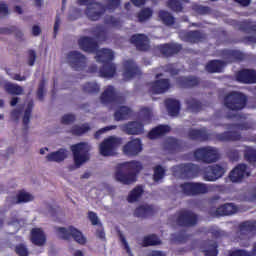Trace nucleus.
I'll list each match as a JSON object with an SVG mask.
<instances>
[{
	"instance_id": "1",
	"label": "nucleus",
	"mask_w": 256,
	"mask_h": 256,
	"mask_svg": "<svg viewBox=\"0 0 256 256\" xmlns=\"http://www.w3.org/2000/svg\"><path fill=\"white\" fill-rule=\"evenodd\" d=\"M77 3L86 6L85 15L90 21H99L107 10L115 11L121 6V0H106V5L97 0H77Z\"/></svg>"
},
{
	"instance_id": "2",
	"label": "nucleus",
	"mask_w": 256,
	"mask_h": 256,
	"mask_svg": "<svg viewBox=\"0 0 256 256\" xmlns=\"http://www.w3.org/2000/svg\"><path fill=\"white\" fill-rule=\"evenodd\" d=\"M141 171H143V164L141 162H124L116 166L114 177L122 185H131L137 181V176Z\"/></svg>"
},
{
	"instance_id": "3",
	"label": "nucleus",
	"mask_w": 256,
	"mask_h": 256,
	"mask_svg": "<svg viewBox=\"0 0 256 256\" xmlns=\"http://www.w3.org/2000/svg\"><path fill=\"white\" fill-rule=\"evenodd\" d=\"M115 59V53L111 49L103 48L98 51L96 55V61L102 63V67L99 70L100 77L104 79H112L117 74V65L113 63Z\"/></svg>"
},
{
	"instance_id": "4",
	"label": "nucleus",
	"mask_w": 256,
	"mask_h": 256,
	"mask_svg": "<svg viewBox=\"0 0 256 256\" xmlns=\"http://www.w3.org/2000/svg\"><path fill=\"white\" fill-rule=\"evenodd\" d=\"M223 103L224 107H226L228 111H234L235 113H237L239 111H243V109L247 107V103H249V98L243 92L230 91L224 96Z\"/></svg>"
},
{
	"instance_id": "5",
	"label": "nucleus",
	"mask_w": 256,
	"mask_h": 256,
	"mask_svg": "<svg viewBox=\"0 0 256 256\" xmlns=\"http://www.w3.org/2000/svg\"><path fill=\"white\" fill-rule=\"evenodd\" d=\"M181 193L186 197H197L209 193L207 184L201 182H184L180 184Z\"/></svg>"
},
{
	"instance_id": "6",
	"label": "nucleus",
	"mask_w": 256,
	"mask_h": 256,
	"mask_svg": "<svg viewBox=\"0 0 256 256\" xmlns=\"http://www.w3.org/2000/svg\"><path fill=\"white\" fill-rule=\"evenodd\" d=\"M55 231L64 241H69L72 237L79 245H85L87 243V238L83 236V232L73 226H69L68 228L55 227Z\"/></svg>"
},
{
	"instance_id": "7",
	"label": "nucleus",
	"mask_w": 256,
	"mask_h": 256,
	"mask_svg": "<svg viewBox=\"0 0 256 256\" xmlns=\"http://www.w3.org/2000/svg\"><path fill=\"white\" fill-rule=\"evenodd\" d=\"M194 158L202 163H217L219 161V151L211 146L201 147L194 151Z\"/></svg>"
},
{
	"instance_id": "8",
	"label": "nucleus",
	"mask_w": 256,
	"mask_h": 256,
	"mask_svg": "<svg viewBox=\"0 0 256 256\" xmlns=\"http://www.w3.org/2000/svg\"><path fill=\"white\" fill-rule=\"evenodd\" d=\"M70 149L73 153L76 167H81L83 163H87V161H89V144L80 142L72 145Z\"/></svg>"
},
{
	"instance_id": "9",
	"label": "nucleus",
	"mask_w": 256,
	"mask_h": 256,
	"mask_svg": "<svg viewBox=\"0 0 256 256\" xmlns=\"http://www.w3.org/2000/svg\"><path fill=\"white\" fill-rule=\"evenodd\" d=\"M103 105H123L125 97L119 95L115 87L109 85L100 96Z\"/></svg>"
},
{
	"instance_id": "10",
	"label": "nucleus",
	"mask_w": 256,
	"mask_h": 256,
	"mask_svg": "<svg viewBox=\"0 0 256 256\" xmlns=\"http://www.w3.org/2000/svg\"><path fill=\"white\" fill-rule=\"evenodd\" d=\"M172 171L179 173L184 179H195V177H199L201 167L197 164L187 163L173 166Z\"/></svg>"
},
{
	"instance_id": "11",
	"label": "nucleus",
	"mask_w": 256,
	"mask_h": 256,
	"mask_svg": "<svg viewBox=\"0 0 256 256\" xmlns=\"http://www.w3.org/2000/svg\"><path fill=\"white\" fill-rule=\"evenodd\" d=\"M67 62L74 71H85L87 69V57L77 50L70 51L67 54Z\"/></svg>"
},
{
	"instance_id": "12",
	"label": "nucleus",
	"mask_w": 256,
	"mask_h": 256,
	"mask_svg": "<svg viewBox=\"0 0 256 256\" xmlns=\"http://www.w3.org/2000/svg\"><path fill=\"white\" fill-rule=\"evenodd\" d=\"M176 223L179 227H195L199 223V216L191 210H180L177 213Z\"/></svg>"
},
{
	"instance_id": "13",
	"label": "nucleus",
	"mask_w": 256,
	"mask_h": 256,
	"mask_svg": "<svg viewBox=\"0 0 256 256\" xmlns=\"http://www.w3.org/2000/svg\"><path fill=\"white\" fill-rule=\"evenodd\" d=\"M225 175V168L219 164H214L212 166H207L204 168L203 177L204 181H217Z\"/></svg>"
},
{
	"instance_id": "14",
	"label": "nucleus",
	"mask_w": 256,
	"mask_h": 256,
	"mask_svg": "<svg viewBox=\"0 0 256 256\" xmlns=\"http://www.w3.org/2000/svg\"><path fill=\"white\" fill-rule=\"evenodd\" d=\"M118 146L119 140L117 138H107L100 144V155H102V157H113Z\"/></svg>"
},
{
	"instance_id": "15",
	"label": "nucleus",
	"mask_w": 256,
	"mask_h": 256,
	"mask_svg": "<svg viewBox=\"0 0 256 256\" xmlns=\"http://www.w3.org/2000/svg\"><path fill=\"white\" fill-rule=\"evenodd\" d=\"M251 172H249V167L247 164H238L234 169L229 173V179L232 183H241L245 177H250Z\"/></svg>"
},
{
	"instance_id": "16",
	"label": "nucleus",
	"mask_w": 256,
	"mask_h": 256,
	"mask_svg": "<svg viewBox=\"0 0 256 256\" xmlns=\"http://www.w3.org/2000/svg\"><path fill=\"white\" fill-rule=\"evenodd\" d=\"M236 81L244 85H253L256 83L255 69H242L236 73Z\"/></svg>"
},
{
	"instance_id": "17",
	"label": "nucleus",
	"mask_w": 256,
	"mask_h": 256,
	"mask_svg": "<svg viewBox=\"0 0 256 256\" xmlns=\"http://www.w3.org/2000/svg\"><path fill=\"white\" fill-rule=\"evenodd\" d=\"M184 147L185 142L174 137H168L164 141V149L165 151H168L171 155H175V153H181Z\"/></svg>"
},
{
	"instance_id": "18",
	"label": "nucleus",
	"mask_w": 256,
	"mask_h": 256,
	"mask_svg": "<svg viewBox=\"0 0 256 256\" xmlns=\"http://www.w3.org/2000/svg\"><path fill=\"white\" fill-rule=\"evenodd\" d=\"M78 45L85 53H97L99 51V43L89 36H83L78 40Z\"/></svg>"
},
{
	"instance_id": "19",
	"label": "nucleus",
	"mask_w": 256,
	"mask_h": 256,
	"mask_svg": "<svg viewBox=\"0 0 256 256\" xmlns=\"http://www.w3.org/2000/svg\"><path fill=\"white\" fill-rule=\"evenodd\" d=\"M142 151L143 144L139 138L133 139L123 146V153L128 157H136V155Z\"/></svg>"
},
{
	"instance_id": "20",
	"label": "nucleus",
	"mask_w": 256,
	"mask_h": 256,
	"mask_svg": "<svg viewBox=\"0 0 256 256\" xmlns=\"http://www.w3.org/2000/svg\"><path fill=\"white\" fill-rule=\"evenodd\" d=\"M124 71H123V77L124 79H134V77H137L141 75V69L135 63L133 60H125L123 63Z\"/></svg>"
},
{
	"instance_id": "21",
	"label": "nucleus",
	"mask_w": 256,
	"mask_h": 256,
	"mask_svg": "<svg viewBox=\"0 0 256 256\" xmlns=\"http://www.w3.org/2000/svg\"><path fill=\"white\" fill-rule=\"evenodd\" d=\"M224 63H239L245 59V54L239 50L224 49L221 51Z\"/></svg>"
},
{
	"instance_id": "22",
	"label": "nucleus",
	"mask_w": 256,
	"mask_h": 256,
	"mask_svg": "<svg viewBox=\"0 0 256 256\" xmlns=\"http://www.w3.org/2000/svg\"><path fill=\"white\" fill-rule=\"evenodd\" d=\"M214 138L220 143H235L241 141L242 136L239 131H225L214 134Z\"/></svg>"
},
{
	"instance_id": "23",
	"label": "nucleus",
	"mask_w": 256,
	"mask_h": 256,
	"mask_svg": "<svg viewBox=\"0 0 256 256\" xmlns=\"http://www.w3.org/2000/svg\"><path fill=\"white\" fill-rule=\"evenodd\" d=\"M181 37L186 43L192 44L201 43V41H205V39H207V35L200 30L182 32Z\"/></svg>"
},
{
	"instance_id": "24",
	"label": "nucleus",
	"mask_w": 256,
	"mask_h": 256,
	"mask_svg": "<svg viewBox=\"0 0 256 256\" xmlns=\"http://www.w3.org/2000/svg\"><path fill=\"white\" fill-rule=\"evenodd\" d=\"M157 213V208L153 205L142 204L134 210V217L138 219H149Z\"/></svg>"
},
{
	"instance_id": "25",
	"label": "nucleus",
	"mask_w": 256,
	"mask_h": 256,
	"mask_svg": "<svg viewBox=\"0 0 256 256\" xmlns=\"http://www.w3.org/2000/svg\"><path fill=\"white\" fill-rule=\"evenodd\" d=\"M181 49H183V46L175 43H166L158 46V51L163 57H173V55H177Z\"/></svg>"
},
{
	"instance_id": "26",
	"label": "nucleus",
	"mask_w": 256,
	"mask_h": 256,
	"mask_svg": "<svg viewBox=\"0 0 256 256\" xmlns=\"http://www.w3.org/2000/svg\"><path fill=\"white\" fill-rule=\"evenodd\" d=\"M176 83L181 89H191L197 87L201 80L197 76H180L176 78Z\"/></svg>"
},
{
	"instance_id": "27",
	"label": "nucleus",
	"mask_w": 256,
	"mask_h": 256,
	"mask_svg": "<svg viewBox=\"0 0 256 256\" xmlns=\"http://www.w3.org/2000/svg\"><path fill=\"white\" fill-rule=\"evenodd\" d=\"M123 131L127 135H143L145 125L140 121H131L123 125Z\"/></svg>"
},
{
	"instance_id": "28",
	"label": "nucleus",
	"mask_w": 256,
	"mask_h": 256,
	"mask_svg": "<svg viewBox=\"0 0 256 256\" xmlns=\"http://www.w3.org/2000/svg\"><path fill=\"white\" fill-rule=\"evenodd\" d=\"M151 92L154 95H161V93H167L171 89V81L169 79L155 80L151 83Z\"/></svg>"
},
{
	"instance_id": "29",
	"label": "nucleus",
	"mask_w": 256,
	"mask_h": 256,
	"mask_svg": "<svg viewBox=\"0 0 256 256\" xmlns=\"http://www.w3.org/2000/svg\"><path fill=\"white\" fill-rule=\"evenodd\" d=\"M148 38L145 34H134L130 37V42L135 45L138 51H149Z\"/></svg>"
},
{
	"instance_id": "30",
	"label": "nucleus",
	"mask_w": 256,
	"mask_h": 256,
	"mask_svg": "<svg viewBox=\"0 0 256 256\" xmlns=\"http://www.w3.org/2000/svg\"><path fill=\"white\" fill-rule=\"evenodd\" d=\"M30 240L33 245L37 247H43L45 243H47V237L45 236V232L42 231L41 228H33L30 233Z\"/></svg>"
},
{
	"instance_id": "31",
	"label": "nucleus",
	"mask_w": 256,
	"mask_h": 256,
	"mask_svg": "<svg viewBox=\"0 0 256 256\" xmlns=\"http://www.w3.org/2000/svg\"><path fill=\"white\" fill-rule=\"evenodd\" d=\"M164 103L170 117H177L179 115L181 111V102L179 100L167 98Z\"/></svg>"
},
{
	"instance_id": "32",
	"label": "nucleus",
	"mask_w": 256,
	"mask_h": 256,
	"mask_svg": "<svg viewBox=\"0 0 256 256\" xmlns=\"http://www.w3.org/2000/svg\"><path fill=\"white\" fill-rule=\"evenodd\" d=\"M219 245L213 240H206L202 243L201 249L205 256H218Z\"/></svg>"
},
{
	"instance_id": "33",
	"label": "nucleus",
	"mask_w": 256,
	"mask_h": 256,
	"mask_svg": "<svg viewBox=\"0 0 256 256\" xmlns=\"http://www.w3.org/2000/svg\"><path fill=\"white\" fill-rule=\"evenodd\" d=\"M188 139L191 141H209V134L205 129H193L191 128L188 133Z\"/></svg>"
},
{
	"instance_id": "34",
	"label": "nucleus",
	"mask_w": 256,
	"mask_h": 256,
	"mask_svg": "<svg viewBox=\"0 0 256 256\" xmlns=\"http://www.w3.org/2000/svg\"><path fill=\"white\" fill-rule=\"evenodd\" d=\"M169 131H171L169 125H159L148 133V139H159V137H163Z\"/></svg>"
},
{
	"instance_id": "35",
	"label": "nucleus",
	"mask_w": 256,
	"mask_h": 256,
	"mask_svg": "<svg viewBox=\"0 0 256 256\" xmlns=\"http://www.w3.org/2000/svg\"><path fill=\"white\" fill-rule=\"evenodd\" d=\"M216 213L221 217L233 215L234 213H237V206L233 203H225L216 209Z\"/></svg>"
},
{
	"instance_id": "36",
	"label": "nucleus",
	"mask_w": 256,
	"mask_h": 256,
	"mask_svg": "<svg viewBox=\"0 0 256 256\" xmlns=\"http://www.w3.org/2000/svg\"><path fill=\"white\" fill-rule=\"evenodd\" d=\"M225 68V61L223 60H211L206 65V71L208 73H221Z\"/></svg>"
},
{
	"instance_id": "37",
	"label": "nucleus",
	"mask_w": 256,
	"mask_h": 256,
	"mask_svg": "<svg viewBox=\"0 0 256 256\" xmlns=\"http://www.w3.org/2000/svg\"><path fill=\"white\" fill-rule=\"evenodd\" d=\"M47 161L61 163L67 159V150L61 148L56 152H51L46 156Z\"/></svg>"
},
{
	"instance_id": "38",
	"label": "nucleus",
	"mask_w": 256,
	"mask_h": 256,
	"mask_svg": "<svg viewBox=\"0 0 256 256\" xmlns=\"http://www.w3.org/2000/svg\"><path fill=\"white\" fill-rule=\"evenodd\" d=\"M131 117V108L120 106L114 113L115 121H126Z\"/></svg>"
},
{
	"instance_id": "39",
	"label": "nucleus",
	"mask_w": 256,
	"mask_h": 256,
	"mask_svg": "<svg viewBox=\"0 0 256 256\" xmlns=\"http://www.w3.org/2000/svg\"><path fill=\"white\" fill-rule=\"evenodd\" d=\"M158 17L162 21V23L167 27L175 25V16H173V14L168 11L160 10L158 12Z\"/></svg>"
},
{
	"instance_id": "40",
	"label": "nucleus",
	"mask_w": 256,
	"mask_h": 256,
	"mask_svg": "<svg viewBox=\"0 0 256 256\" xmlns=\"http://www.w3.org/2000/svg\"><path fill=\"white\" fill-rule=\"evenodd\" d=\"M185 103L187 105V110L191 111V113H199V111L203 109V104L201 101L193 97L186 99Z\"/></svg>"
},
{
	"instance_id": "41",
	"label": "nucleus",
	"mask_w": 256,
	"mask_h": 256,
	"mask_svg": "<svg viewBox=\"0 0 256 256\" xmlns=\"http://www.w3.org/2000/svg\"><path fill=\"white\" fill-rule=\"evenodd\" d=\"M157 245H161V240L156 234L144 236L141 243L142 247H155Z\"/></svg>"
},
{
	"instance_id": "42",
	"label": "nucleus",
	"mask_w": 256,
	"mask_h": 256,
	"mask_svg": "<svg viewBox=\"0 0 256 256\" xmlns=\"http://www.w3.org/2000/svg\"><path fill=\"white\" fill-rule=\"evenodd\" d=\"M153 17V9L146 7L142 8L137 14L136 19H138V23H145V21H149Z\"/></svg>"
},
{
	"instance_id": "43",
	"label": "nucleus",
	"mask_w": 256,
	"mask_h": 256,
	"mask_svg": "<svg viewBox=\"0 0 256 256\" xmlns=\"http://www.w3.org/2000/svg\"><path fill=\"white\" fill-rule=\"evenodd\" d=\"M189 241V235H187V231L181 230L178 233L171 234V242L176 244H183Z\"/></svg>"
},
{
	"instance_id": "44",
	"label": "nucleus",
	"mask_w": 256,
	"mask_h": 256,
	"mask_svg": "<svg viewBox=\"0 0 256 256\" xmlns=\"http://www.w3.org/2000/svg\"><path fill=\"white\" fill-rule=\"evenodd\" d=\"M33 107H35V104L33 103V100H31L28 102L23 116V125L24 129L26 130L29 129V121H31V113H33Z\"/></svg>"
},
{
	"instance_id": "45",
	"label": "nucleus",
	"mask_w": 256,
	"mask_h": 256,
	"mask_svg": "<svg viewBox=\"0 0 256 256\" xmlns=\"http://www.w3.org/2000/svg\"><path fill=\"white\" fill-rule=\"evenodd\" d=\"M4 89L6 92H8L9 95H23V87H21L18 84H13V83H6L4 85Z\"/></svg>"
},
{
	"instance_id": "46",
	"label": "nucleus",
	"mask_w": 256,
	"mask_h": 256,
	"mask_svg": "<svg viewBox=\"0 0 256 256\" xmlns=\"http://www.w3.org/2000/svg\"><path fill=\"white\" fill-rule=\"evenodd\" d=\"M82 89H83L84 93H88V95H97V93H99V91H101V87L96 82L85 83L82 86Z\"/></svg>"
},
{
	"instance_id": "47",
	"label": "nucleus",
	"mask_w": 256,
	"mask_h": 256,
	"mask_svg": "<svg viewBox=\"0 0 256 256\" xmlns=\"http://www.w3.org/2000/svg\"><path fill=\"white\" fill-rule=\"evenodd\" d=\"M241 233H256V221H244L240 224Z\"/></svg>"
},
{
	"instance_id": "48",
	"label": "nucleus",
	"mask_w": 256,
	"mask_h": 256,
	"mask_svg": "<svg viewBox=\"0 0 256 256\" xmlns=\"http://www.w3.org/2000/svg\"><path fill=\"white\" fill-rule=\"evenodd\" d=\"M33 201V195L29 194V192H25L24 190L18 191L16 195V205H20V203H29Z\"/></svg>"
},
{
	"instance_id": "49",
	"label": "nucleus",
	"mask_w": 256,
	"mask_h": 256,
	"mask_svg": "<svg viewBox=\"0 0 256 256\" xmlns=\"http://www.w3.org/2000/svg\"><path fill=\"white\" fill-rule=\"evenodd\" d=\"M239 31L243 33H255L256 34V25L250 21H242L238 24Z\"/></svg>"
},
{
	"instance_id": "50",
	"label": "nucleus",
	"mask_w": 256,
	"mask_h": 256,
	"mask_svg": "<svg viewBox=\"0 0 256 256\" xmlns=\"http://www.w3.org/2000/svg\"><path fill=\"white\" fill-rule=\"evenodd\" d=\"M143 195V187L137 186L135 187L128 195L127 201L128 203H135V201H139V198Z\"/></svg>"
},
{
	"instance_id": "51",
	"label": "nucleus",
	"mask_w": 256,
	"mask_h": 256,
	"mask_svg": "<svg viewBox=\"0 0 256 256\" xmlns=\"http://www.w3.org/2000/svg\"><path fill=\"white\" fill-rule=\"evenodd\" d=\"M166 5L168 9H170L174 13H183V3H181V1L179 0H168L166 2Z\"/></svg>"
},
{
	"instance_id": "52",
	"label": "nucleus",
	"mask_w": 256,
	"mask_h": 256,
	"mask_svg": "<svg viewBox=\"0 0 256 256\" xmlns=\"http://www.w3.org/2000/svg\"><path fill=\"white\" fill-rule=\"evenodd\" d=\"M88 131H91V127L89 126V124H82L81 126H73L70 130V133H72V135L80 136L85 135V133H87Z\"/></svg>"
},
{
	"instance_id": "53",
	"label": "nucleus",
	"mask_w": 256,
	"mask_h": 256,
	"mask_svg": "<svg viewBox=\"0 0 256 256\" xmlns=\"http://www.w3.org/2000/svg\"><path fill=\"white\" fill-rule=\"evenodd\" d=\"M165 177V168L161 165H157L154 167V174H153V180L155 183H158V181H161Z\"/></svg>"
},
{
	"instance_id": "54",
	"label": "nucleus",
	"mask_w": 256,
	"mask_h": 256,
	"mask_svg": "<svg viewBox=\"0 0 256 256\" xmlns=\"http://www.w3.org/2000/svg\"><path fill=\"white\" fill-rule=\"evenodd\" d=\"M192 10L194 13H197V15H209L211 13L210 7L199 4L193 5Z\"/></svg>"
},
{
	"instance_id": "55",
	"label": "nucleus",
	"mask_w": 256,
	"mask_h": 256,
	"mask_svg": "<svg viewBox=\"0 0 256 256\" xmlns=\"http://www.w3.org/2000/svg\"><path fill=\"white\" fill-rule=\"evenodd\" d=\"M244 157L248 163H256V149L250 148L245 151Z\"/></svg>"
},
{
	"instance_id": "56",
	"label": "nucleus",
	"mask_w": 256,
	"mask_h": 256,
	"mask_svg": "<svg viewBox=\"0 0 256 256\" xmlns=\"http://www.w3.org/2000/svg\"><path fill=\"white\" fill-rule=\"evenodd\" d=\"M88 219L91 222V225L93 226H98V227H103V224L99 220V216H97V213L93 211L88 212Z\"/></svg>"
},
{
	"instance_id": "57",
	"label": "nucleus",
	"mask_w": 256,
	"mask_h": 256,
	"mask_svg": "<svg viewBox=\"0 0 256 256\" xmlns=\"http://www.w3.org/2000/svg\"><path fill=\"white\" fill-rule=\"evenodd\" d=\"M15 252L19 256H29V249L24 243L16 245Z\"/></svg>"
},
{
	"instance_id": "58",
	"label": "nucleus",
	"mask_w": 256,
	"mask_h": 256,
	"mask_svg": "<svg viewBox=\"0 0 256 256\" xmlns=\"http://www.w3.org/2000/svg\"><path fill=\"white\" fill-rule=\"evenodd\" d=\"M105 25H111V27H121V20L115 18L114 16H107L104 19Z\"/></svg>"
},
{
	"instance_id": "59",
	"label": "nucleus",
	"mask_w": 256,
	"mask_h": 256,
	"mask_svg": "<svg viewBox=\"0 0 256 256\" xmlns=\"http://www.w3.org/2000/svg\"><path fill=\"white\" fill-rule=\"evenodd\" d=\"M37 98L39 101H43L45 99V80H42L38 85Z\"/></svg>"
},
{
	"instance_id": "60",
	"label": "nucleus",
	"mask_w": 256,
	"mask_h": 256,
	"mask_svg": "<svg viewBox=\"0 0 256 256\" xmlns=\"http://www.w3.org/2000/svg\"><path fill=\"white\" fill-rule=\"evenodd\" d=\"M118 236L122 245H124L125 251L128 253V255L133 256V254L131 253V248L129 247V243L127 242V239H125V236L123 235V233H121L120 230L118 231Z\"/></svg>"
},
{
	"instance_id": "61",
	"label": "nucleus",
	"mask_w": 256,
	"mask_h": 256,
	"mask_svg": "<svg viewBox=\"0 0 256 256\" xmlns=\"http://www.w3.org/2000/svg\"><path fill=\"white\" fill-rule=\"evenodd\" d=\"M141 113H142L143 121H146L147 123H151V119L153 117V113L151 112V109H149V108H142L141 109Z\"/></svg>"
},
{
	"instance_id": "62",
	"label": "nucleus",
	"mask_w": 256,
	"mask_h": 256,
	"mask_svg": "<svg viewBox=\"0 0 256 256\" xmlns=\"http://www.w3.org/2000/svg\"><path fill=\"white\" fill-rule=\"evenodd\" d=\"M75 115L74 114H65L61 118L62 125H71V123H75Z\"/></svg>"
},
{
	"instance_id": "63",
	"label": "nucleus",
	"mask_w": 256,
	"mask_h": 256,
	"mask_svg": "<svg viewBox=\"0 0 256 256\" xmlns=\"http://www.w3.org/2000/svg\"><path fill=\"white\" fill-rule=\"evenodd\" d=\"M210 233L214 239H222V237H227V232L219 229H211Z\"/></svg>"
},
{
	"instance_id": "64",
	"label": "nucleus",
	"mask_w": 256,
	"mask_h": 256,
	"mask_svg": "<svg viewBox=\"0 0 256 256\" xmlns=\"http://www.w3.org/2000/svg\"><path fill=\"white\" fill-rule=\"evenodd\" d=\"M164 71L166 73H170V75H172V76H175V75H179L180 70L175 67V64H167L164 67Z\"/></svg>"
}]
</instances>
